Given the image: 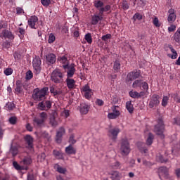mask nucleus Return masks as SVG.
Here are the masks:
<instances>
[{
	"mask_svg": "<svg viewBox=\"0 0 180 180\" xmlns=\"http://www.w3.org/2000/svg\"><path fill=\"white\" fill-rule=\"evenodd\" d=\"M110 10H111V6H110V4H107L105 6V8H99L98 14L92 15L91 20V24L92 25H98L99 21L103 20L104 12H108Z\"/></svg>",
	"mask_w": 180,
	"mask_h": 180,
	"instance_id": "f257e3e1",
	"label": "nucleus"
},
{
	"mask_svg": "<svg viewBox=\"0 0 180 180\" xmlns=\"http://www.w3.org/2000/svg\"><path fill=\"white\" fill-rule=\"evenodd\" d=\"M47 119H49V115L46 112H40L38 117H35L33 119L34 127H42V126H44V123Z\"/></svg>",
	"mask_w": 180,
	"mask_h": 180,
	"instance_id": "f03ea898",
	"label": "nucleus"
},
{
	"mask_svg": "<svg viewBox=\"0 0 180 180\" xmlns=\"http://www.w3.org/2000/svg\"><path fill=\"white\" fill-rule=\"evenodd\" d=\"M49 91V87H44L41 89H35L32 94V98L34 101H44L46 99V95H47V91Z\"/></svg>",
	"mask_w": 180,
	"mask_h": 180,
	"instance_id": "7ed1b4c3",
	"label": "nucleus"
},
{
	"mask_svg": "<svg viewBox=\"0 0 180 180\" xmlns=\"http://www.w3.org/2000/svg\"><path fill=\"white\" fill-rule=\"evenodd\" d=\"M131 151V148H130V143L129 142L127 138H123L121 141V146H120V154L123 157L129 155L130 152Z\"/></svg>",
	"mask_w": 180,
	"mask_h": 180,
	"instance_id": "20e7f679",
	"label": "nucleus"
},
{
	"mask_svg": "<svg viewBox=\"0 0 180 180\" xmlns=\"http://www.w3.org/2000/svg\"><path fill=\"white\" fill-rule=\"evenodd\" d=\"M165 130V122L164 120H162V117L158 118V124L155 126V133L157 135H159L161 139H165V135H164V132Z\"/></svg>",
	"mask_w": 180,
	"mask_h": 180,
	"instance_id": "39448f33",
	"label": "nucleus"
},
{
	"mask_svg": "<svg viewBox=\"0 0 180 180\" xmlns=\"http://www.w3.org/2000/svg\"><path fill=\"white\" fill-rule=\"evenodd\" d=\"M159 177L161 180H172L169 174V169L166 167H160L158 169Z\"/></svg>",
	"mask_w": 180,
	"mask_h": 180,
	"instance_id": "423d86ee",
	"label": "nucleus"
},
{
	"mask_svg": "<svg viewBox=\"0 0 180 180\" xmlns=\"http://www.w3.org/2000/svg\"><path fill=\"white\" fill-rule=\"evenodd\" d=\"M141 76V70L131 71L127 75L126 82L127 84H131L133 80L139 78Z\"/></svg>",
	"mask_w": 180,
	"mask_h": 180,
	"instance_id": "0eeeda50",
	"label": "nucleus"
},
{
	"mask_svg": "<svg viewBox=\"0 0 180 180\" xmlns=\"http://www.w3.org/2000/svg\"><path fill=\"white\" fill-rule=\"evenodd\" d=\"M51 81L55 82L56 84H58L61 82V79H63V73L58 69H56L53 70L51 75Z\"/></svg>",
	"mask_w": 180,
	"mask_h": 180,
	"instance_id": "6e6552de",
	"label": "nucleus"
},
{
	"mask_svg": "<svg viewBox=\"0 0 180 180\" xmlns=\"http://www.w3.org/2000/svg\"><path fill=\"white\" fill-rule=\"evenodd\" d=\"M160 96L158 94H153L149 101L148 106L150 108H154V107L158 106L160 104Z\"/></svg>",
	"mask_w": 180,
	"mask_h": 180,
	"instance_id": "1a4fd4ad",
	"label": "nucleus"
},
{
	"mask_svg": "<svg viewBox=\"0 0 180 180\" xmlns=\"http://www.w3.org/2000/svg\"><path fill=\"white\" fill-rule=\"evenodd\" d=\"M81 91L87 100H89L91 98L93 94L92 89H91L88 84L83 86L81 89Z\"/></svg>",
	"mask_w": 180,
	"mask_h": 180,
	"instance_id": "9d476101",
	"label": "nucleus"
},
{
	"mask_svg": "<svg viewBox=\"0 0 180 180\" xmlns=\"http://www.w3.org/2000/svg\"><path fill=\"white\" fill-rule=\"evenodd\" d=\"M28 26L31 29H37L39 27V18L37 16L33 15L28 19Z\"/></svg>",
	"mask_w": 180,
	"mask_h": 180,
	"instance_id": "9b49d317",
	"label": "nucleus"
},
{
	"mask_svg": "<svg viewBox=\"0 0 180 180\" xmlns=\"http://www.w3.org/2000/svg\"><path fill=\"white\" fill-rule=\"evenodd\" d=\"M1 39H8V40H13L15 39V35L12 32L8 30H3L2 32L0 33Z\"/></svg>",
	"mask_w": 180,
	"mask_h": 180,
	"instance_id": "f8f14e48",
	"label": "nucleus"
},
{
	"mask_svg": "<svg viewBox=\"0 0 180 180\" xmlns=\"http://www.w3.org/2000/svg\"><path fill=\"white\" fill-rule=\"evenodd\" d=\"M91 108V105L88 103H81L79 106V110L81 115H87L89 112V109Z\"/></svg>",
	"mask_w": 180,
	"mask_h": 180,
	"instance_id": "ddd939ff",
	"label": "nucleus"
},
{
	"mask_svg": "<svg viewBox=\"0 0 180 180\" xmlns=\"http://www.w3.org/2000/svg\"><path fill=\"white\" fill-rule=\"evenodd\" d=\"M32 65L34 67V70H35L37 72H40L41 70V60H40L39 57H36L35 58H34L32 61Z\"/></svg>",
	"mask_w": 180,
	"mask_h": 180,
	"instance_id": "4468645a",
	"label": "nucleus"
},
{
	"mask_svg": "<svg viewBox=\"0 0 180 180\" xmlns=\"http://www.w3.org/2000/svg\"><path fill=\"white\" fill-rule=\"evenodd\" d=\"M38 108L40 110H49L51 108V102L49 101L40 102L38 104Z\"/></svg>",
	"mask_w": 180,
	"mask_h": 180,
	"instance_id": "2eb2a0df",
	"label": "nucleus"
},
{
	"mask_svg": "<svg viewBox=\"0 0 180 180\" xmlns=\"http://www.w3.org/2000/svg\"><path fill=\"white\" fill-rule=\"evenodd\" d=\"M169 16L167 17V21L169 23L172 24L174 22L176 18V13L174 8H170L168 11Z\"/></svg>",
	"mask_w": 180,
	"mask_h": 180,
	"instance_id": "dca6fc26",
	"label": "nucleus"
},
{
	"mask_svg": "<svg viewBox=\"0 0 180 180\" xmlns=\"http://www.w3.org/2000/svg\"><path fill=\"white\" fill-rule=\"evenodd\" d=\"M120 132V130L119 128L110 129L108 131V136L111 137L113 141H115Z\"/></svg>",
	"mask_w": 180,
	"mask_h": 180,
	"instance_id": "f3484780",
	"label": "nucleus"
},
{
	"mask_svg": "<svg viewBox=\"0 0 180 180\" xmlns=\"http://www.w3.org/2000/svg\"><path fill=\"white\" fill-rule=\"evenodd\" d=\"M58 60L59 63H60L61 64H65L63 65V68H64V70H68V59L67 56H60L58 58Z\"/></svg>",
	"mask_w": 180,
	"mask_h": 180,
	"instance_id": "a211bd4d",
	"label": "nucleus"
},
{
	"mask_svg": "<svg viewBox=\"0 0 180 180\" xmlns=\"http://www.w3.org/2000/svg\"><path fill=\"white\" fill-rule=\"evenodd\" d=\"M112 111L111 113H108V119H117V117L120 116V112L119 110H117V107L115 106L114 108H112Z\"/></svg>",
	"mask_w": 180,
	"mask_h": 180,
	"instance_id": "6ab92c4d",
	"label": "nucleus"
},
{
	"mask_svg": "<svg viewBox=\"0 0 180 180\" xmlns=\"http://www.w3.org/2000/svg\"><path fill=\"white\" fill-rule=\"evenodd\" d=\"M76 71L75 65L72 63L68 66V78H72Z\"/></svg>",
	"mask_w": 180,
	"mask_h": 180,
	"instance_id": "aec40b11",
	"label": "nucleus"
},
{
	"mask_svg": "<svg viewBox=\"0 0 180 180\" xmlns=\"http://www.w3.org/2000/svg\"><path fill=\"white\" fill-rule=\"evenodd\" d=\"M56 60L57 57L54 53H49L46 56V61L47 63H49V64H54Z\"/></svg>",
	"mask_w": 180,
	"mask_h": 180,
	"instance_id": "412c9836",
	"label": "nucleus"
},
{
	"mask_svg": "<svg viewBox=\"0 0 180 180\" xmlns=\"http://www.w3.org/2000/svg\"><path fill=\"white\" fill-rule=\"evenodd\" d=\"M169 49L171 51V52L172 53V55L168 54L167 56L169 58H171L172 59H176V58H178V53L176 51V49H174L172 45H169Z\"/></svg>",
	"mask_w": 180,
	"mask_h": 180,
	"instance_id": "4be33fe9",
	"label": "nucleus"
},
{
	"mask_svg": "<svg viewBox=\"0 0 180 180\" xmlns=\"http://www.w3.org/2000/svg\"><path fill=\"white\" fill-rule=\"evenodd\" d=\"M138 146H139V149L140 150V151H141V153H144V154L148 153V150L146 148V143H144V142H139L138 143Z\"/></svg>",
	"mask_w": 180,
	"mask_h": 180,
	"instance_id": "5701e85b",
	"label": "nucleus"
},
{
	"mask_svg": "<svg viewBox=\"0 0 180 180\" xmlns=\"http://www.w3.org/2000/svg\"><path fill=\"white\" fill-rule=\"evenodd\" d=\"M25 140L27 144H28L29 148H33V137L30 135H27L25 136Z\"/></svg>",
	"mask_w": 180,
	"mask_h": 180,
	"instance_id": "b1692460",
	"label": "nucleus"
},
{
	"mask_svg": "<svg viewBox=\"0 0 180 180\" xmlns=\"http://www.w3.org/2000/svg\"><path fill=\"white\" fill-rule=\"evenodd\" d=\"M94 7L96 8V9H105V6H104V2L102 1V0H95L94 3Z\"/></svg>",
	"mask_w": 180,
	"mask_h": 180,
	"instance_id": "393cba45",
	"label": "nucleus"
},
{
	"mask_svg": "<svg viewBox=\"0 0 180 180\" xmlns=\"http://www.w3.org/2000/svg\"><path fill=\"white\" fill-rule=\"evenodd\" d=\"M111 177L110 179L112 180H120L122 178V174L119 173L117 171H114L111 174Z\"/></svg>",
	"mask_w": 180,
	"mask_h": 180,
	"instance_id": "a878e982",
	"label": "nucleus"
},
{
	"mask_svg": "<svg viewBox=\"0 0 180 180\" xmlns=\"http://www.w3.org/2000/svg\"><path fill=\"white\" fill-rule=\"evenodd\" d=\"M114 72H120L121 70V63L120 60H115L113 65Z\"/></svg>",
	"mask_w": 180,
	"mask_h": 180,
	"instance_id": "bb28decb",
	"label": "nucleus"
},
{
	"mask_svg": "<svg viewBox=\"0 0 180 180\" xmlns=\"http://www.w3.org/2000/svg\"><path fill=\"white\" fill-rule=\"evenodd\" d=\"M126 108H127V110H128V112L129 113H133L134 112V105L131 103V101H127Z\"/></svg>",
	"mask_w": 180,
	"mask_h": 180,
	"instance_id": "cd10ccee",
	"label": "nucleus"
},
{
	"mask_svg": "<svg viewBox=\"0 0 180 180\" xmlns=\"http://www.w3.org/2000/svg\"><path fill=\"white\" fill-rule=\"evenodd\" d=\"M53 155H55L56 158L58 160H64V155L61 151H58L56 150H53Z\"/></svg>",
	"mask_w": 180,
	"mask_h": 180,
	"instance_id": "c85d7f7f",
	"label": "nucleus"
},
{
	"mask_svg": "<svg viewBox=\"0 0 180 180\" xmlns=\"http://www.w3.org/2000/svg\"><path fill=\"white\" fill-rule=\"evenodd\" d=\"M32 163V158L30 156H27L22 159L21 161V164H23L24 165H30Z\"/></svg>",
	"mask_w": 180,
	"mask_h": 180,
	"instance_id": "c756f323",
	"label": "nucleus"
},
{
	"mask_svg": "<svg viewBox=\"0 0 180 180\" xmlns=\"http://www.w3.org/2000/svg\"><path fill=\"white\" fill-rule=\"evenodd\" d=\"M77 153L76 148L72 145L68 146V155H75Z\"/></svg>",
	"mask_w": 180,
	"mask_h": 180,
	"instance_id": "7c9ffc66",
	"label": "nucleus"
},
{
	"mask_svg": "<svg viewBox=\"0 0 180 180\" xmlns=\"http://www.w3.org/2000/svg\"><path fill=\"white\" fill-rule=\"evenodd\" d=\"M75 87H76V81H75L74 79H70V77H69V79H68L69 89H73Z\"/></svg>",
	"mask_w": 180,
	"mask_h": 180,
	"instance_id": "2f4dec72",
	"label": "nucleus"
},
{
	"mask_svg": "<svg viewBox=\"0 0 180 180\" xmlns=\"http://www.w3.org/2000/svg\"><path fill=\"white\" fill-rule=\"evenodd\" d=\"M53 167L60 174H65V172H67V169L60 167V165H58V164L55 165Z\"/></svg>",
	"mask_w": 180,
	"mask_h": 180,
	"instance_id": "473e14b6",
	"label": "nucleus"
},
{
	"mask_svg": "<svg viewBox=\"0 0 180 180\" xmlns=\"http://www.w3.org/2000/svg\"><path fill=\"white\" fill-rule=\"evenodd\" d=\"M71 32L73 33L74 37H79V28L78 27H73L71 28Z\"/></svg>",
	"mask_w": 180,
	"mask_h": 180,
	"instance_id": "72a5a7b5",
	"label": "nucleus"
},
{
	"mask_svg": "<svg viewBox=\"0 0 180 180\" xmlns=\"http://www.w3.org/2000/svg\"><path fill=\"white\" fill-rule=\"evenodd\" d=\"M174 41L177 43H180V28L177 29V31L174 34Z\"/></svg>",
	"mask_w": 180,
	"mask_h": 180,
	"instance_id": "f704fd0d",
	"label": "nucleus"
},
{
	"mask_svg": "<svg viewBox=\"0 0 180 180\" xmlns=\"http://www.w3.org/2000/svg\"><path fill=\"white\" fill-rule=\"evenodd\" d=\"M142 86V79H136L132 84L133 88L141 87Z\"/></svg>",
	"mask_w": 180,
	"mask_h": 180,
	"instance_id": "c9c22d12",
	"label": "nucleus"
},
{
	"mask_svg": "<svg viewBox=\"0 0 180 180\" xmlns=\"http://www.w3.org/2000/svg\"><path fill=\"white\" fill-rule=\"evenodd\" d=\"M153 139H154V135L152 134V133H149L148 137L146 141V144L148 146H151L153 142Z\"/></svg>",
	"mask_w": 180,
	"mask_h": 180,
	"instance_id": "e433bc0d",
	"label": "nucleus"
},
{
	"mask_svg": "<svg viewBox=\"0 0 180 180\" xmlns=\"http://www.w3.org/2000/svg\"><path fill=\"white\" fill-rule=\"evenodd\" d=\"M84 39L88 42L89 44H92L93 39L91 32H88L85 34Z\"/></svg>",
	"mask_w": 180,
	"mask_h": 180,
	"instance_id": "4c0bfd02",
	"label": "nucleus"
},
{
	"mask_svg": "<svg viewBox=\"0 0 180 180\" xmlns=\"http://www.w3.org/2000/svg\"><path fill=\"white\" fill-rule=\"evenodd\" d=\"M10 153L12 154L13 157H15V155H18V147L17 146H13L11 145V149H10Z\"/></svg>",
	"mask_w": 180,
	"mask_h": 180,
	"instance_id": "58836bf2",
	"label": "nucleus"
},
{
	"mask_svg": "<svg viewBox=\"0 0 180 180\" xmlns=\"http://www.w3.org/2000/svg\"><path fill=\"white\" fill-rule=\"evenodd\" d=\"M69 143H71V145H75V143H77V141L75 139V134L74 133L70 134L69 137Z\"/></svg>",
	"mask_w": 180,
	"mask_h": 180,
	"instance_id": "ea45409f",
	"label": "nucleus"
},
{
	"mask_svg": "<svg viewBox=\"0 0 180 180\" xmlns=\"http://www.w3.org/2000/svg\"><path fill=\"white\" fill-rule=\"evenodd\" d=\"M168 102H169V96H164L162 100V106L163 107L167 106Z\"/></svg>",
	"mask_w": 180,
	"mask_h": 180,
	"instance_id": "a19ab883",
	"label": "nucleus"
},
{
	"mask_svg": "<svg viewBox=\"0 0 180 180\" xmlns=\"http://www.w3.org/2000/svg\"><path fill=\"white\" fill-rule=\"evenodd\" d=\"M111 167L112 169H120L121 167V163L119 162V161H115V162L111 165Z\"/></svg>",
	"mask_w": 180,
	"mask_h": 180,
	"instance_id": "79ce46f5",
	"label": "nucleus"
},
{
	"mask_svg": "<svg viewBox=\"0 0 180 180\" xmlns=\"http://www.w3.org/2000/svg\"><path fill=\"white\" fill-rule=\"evenodd\" d=\"M141 86L143 90H145L146 92H148V91L149 89V86H148V84L147 83V82H142V80H141Z\"/></svg>",
	"mask_w": 180,
	"mask_h": 180,
	"instance_id": "37998d69",
	"label": "nucleus"
},
{
	"mask_svg": "<svg viewBox=\"0 0 180 180\" xmlns=\"http://www.w3.org/2000/svg\"><path fill=\"white\" fill-rule=\"evenodd\" d=\"M50 124H51V126H57L58 123L57 121H56V117H54V115H52L50 117Z\"/></svg>",
	"mask_w": 180,
	"mask_h": 180,
	"instance_id": "c03bdc74",
	"label": "nucleus"
},
{
	"mask_svg": "<svg viewBox=\"0 0 180 180\" xmlns=\"http://www.w3.org/2000/svg\"><path fill=\"white\" fill-rule=\"evenodd\" d=\"M111 38H112V34H104L103 37H101V39L103 41H108V40L111 39Z\"/></svg>",
	"mask_w": 180,
	"mask_h": 180,
	"instance_id": "a18cd8bd",
	"label": "nucleus"
},
{
	"mask_svg": "<svg viewBox=\"0 0 180 180\" xmlns=\"http://www.w3.org/2000/svg\"><path fill=\"white\" fill-rule=\"evenodd\" d=\"M64 134H65V129H64V128H60L56 133V135L60 137H63Z\"/></svg>",
	"mask_w": 180,
	"mask_h": 180,
	"instance_id": "49530a36",
	"label": "nucleus"
},
{
	"mask_svg": "<svg viewBox=\"0 0 180 180\" xmlns=\"http://www.w3.org/2000/svg\"><path fill=\"white\" fill-rule=\"evenodd\" d=\"M133 18L134 20H141V19H143V15L140 14V13H136V14L134 15Z\"/></svg>",
	"mask_w": 180,
	"mask_h": 180,
	"instance_id": "de8ad7c7",
	"label": "nucleus"
},
{
	"mask_svg": "<svg viewBox=\"0 0 180 180\" xmlns=\"http://www.w3.org/2000/svg\"><path fill=\"white\" fill-rule=\"evenodd\" d=\"M129 96L133 98H139V92L137 91H129Z\"/></svg>",
	"mask_w": 180,
	"mask_h": 180,
	"instance_id": "09e8293b",
	"label": "nucleus"
},
{
	"mask_svg": "<svg viewBox=\"0 0 180 180\" xmlns=\"http://www.w3.org/2000/svg\"><path fill=\"white\" fill-rule=\"evenodd\" d=\"M153 22L156 27H160L161 25V23L160 22L158 17L154 18Z\"/></svg>",
	"mask_w": 180,
	"mask_h": 180,
	"instance_id": "8fccbe9b",
	"label": "nucleus"
},
{
	"mask_svg": "<svg viewBox=\"0 0 180 180\" xmlns=\"http://www.w3.org/2000/svg\"><path fill=\"white\" fill-rule=\"evenodd\" d=\"M41 4L47 8L51 4V0H41Z\"/></svg>",
	"mask_w": 180,
	"mask_h": 180,
	"instance_id": "3c124183",
	"label": "nucleus"
},
{
	"mask_svg": "<svg viewBox=\"0 0 180 180\" xmlns=\"http://www.w3.org/2000/svg\"><path fill=\"white\" fill-rule=\"evenodd\" d=\"M13 164L14 168H15V169H17L18 171H22V169H23V167H21L20 165H19L18 162H13Z\"/></svg>",
	"mask_w": 180,
	"mask_h": 180,
	"instance_id": "603ef678",
	"label": "nucleus"
},
{
	"mask_svg": "<svg viewBox=\"0 0 180 180\" xmlns=\"http://www.w3.org/2000/svg\"><path fill=\"white\" fill-rule=\"evenodd\" d=\"M176 27L175 25H172V23L170 25V27H168V32L169 33H172V32L176 31Z\"/></svg>",
	"mask_w": 180,
	"mask_h": 180,
	"instance_id": "864d4df0",
	"label": "nucleus"
},
{
	"mask_svg": "<svg viewBox=\"0 0 180 180\" xmlns=\"http://www.w3.org/2000/svg\"><path fill=\"white\" fill-rule=\"evenodd\" d=\"M13 72V70H12V68H6L4 70V74L5 75H12V73Z\"/></svg>",
	"mask_w": 180,
	"mask_h": 180,
	"instance_id": "5fc2aeb1",
	"label": "nucleus"
},
{
	"mask_svg": "<svg viewBox=\"0 0 180 180\" xmlns=\"http://www.w3.org/2000/svg\"><path fill=\"white\" fill-rule=\"evenodd\" d=\"M18 32L20 34H19V37L20 39H23V36H25V30L23 28L19 27L18 28Z\"/></svg>",
	"mask_w": 180,
	"mask_h": 180,
	"instance_id": "6e6d98bb",
	"label": "nucleus"
},
{
	"mask_svg": "<svg viewBox=\"0 0 180 180\" xmlns=\"http://www.w3.org/2000/svg\"><path fill=\"white\" fill-rule=\"evenodd\" d=\"M143 165H145V167H151L153 165L152 162L147 160H143Z\"/></svg>",
	"mask_w": 180,
	"mask_h": 180,
	"instance_id": "4d7b16f0",
	"label": "nucleus"
},
{
	"mask_svg": "<svg viewBox=\"0 0 180 180\" xmlns=\"http://www.w3.org/2000/svg\"><path fill=\"white\" fill-rule=\"evenodd\" d=\"M55 41H56V37L54 36V34H50L49 38V43L50 44L54 43Z\"/></svg>",
	"mask_w": 180,
	"mask_h": 180,
	"instance_id": "13d9d810",
	"label": "nucleus"
},
{
	"mask_svg": "<svg viewBox=\"0 0 180 180\" xmlns=\"http://www.w3.org/2000/svg\"><path fill=\"white\" fill-rule=\"evenodd\" d=\"M15 91V92H18V94H20V92H22V84H17V86H16Z\"/></svg>",
	"mask_w": 180,
	"mask_h": 180,
	"instance_id": "bf43d9fd",
	"label": "nucleus"
},
{
	"mask_svg": "<svg viewBox=\"0 0 180 180\" xmlns=\"http://www.w3.org/2000/svg\"><path fill=\"white\" fill-rule=\"evenodd\" d=\"M32 78H33V72L30 70L26 73V79H32Z\"/></svg>",
	"mask_w": 180,
	"mask_h": 180,
	"instance_id": "052dcab7",
	"label": "nucleus"
},
{
	"mask_svg": "<svg viewBox=\"0 0 180 180\" xmlns=\"http://www.w3.org/2000/svg\"><path fill=\"white\" fill-rule=\"evenodd\" d=\"M8 24L4 21H0V30L1 29H6Z\"/></svg>",
	"mask_w": 180,
	"mask_h": 180,
	"instance_id": "680f3d73",
	"label": "nucleus"
},
{
	"mask_svg": "<svg viewBox=\"0 0 180 180\" xmlns=\"http://www.w3.org/2000/svg\"><path fill=\"white\" fill-rule=\"evenodd\" d=\"M173 124H177V126H180V117L174 118Z\"/></svg>",
	"mask_w": 180,
	"mask_h": 180,
	"instance_id": "e2e57ef3",
	"label": "nucleus"
},
{
	"mask_svg": "<svg viewBox=\"0 0 180 180\" xmlns=\"http://www.w3.org/2000/svg\"><path fill=\"white\" fill-rule=\"evenodd\" d=\"M17 119L15 117H11L9 118V122L11 124H16Z\"/></svg>",
	"mask_w": 180,
	"mask_h": 180,
	"instance_id": "0e129e2a",
	"label": "nucleus"
},
{
	"mask_svg": "<svg viewBox=\"0 0 180 180\" xmlns=\"http://www.w3.org/2000/svg\"><path fill=\"white\" fill-rule=\"evenodd\" d=\"M9 46H11V43H9L8 41H5L2 44V47L4 49H8Z\"/></svg>",
	"mask_w": 180,
	"mask_h": 180,
	"instance_id": "69168bd1",
	"label": "nucleus"
},
{
	"mask_svg": "<svg viewBox=\"0 0 180 180\" xmlns=\"http://www.w3.org/2000/svg\"><path fill=\"white\" fill-rule=\"evenodd\" d=\"M50 92L51 94H53L54 96L58 95L59 94V92L57 91V90H56V89H54L53 86L50 87Z\"/></svg>",
	"mask_w": 180,
	"mask_h": 180,
	"instance_id": "338daca9",
	"label": "nucleus"
},
{
	"mask_svg": "<svg viewBox=\"0 0 180 180\" xmlns=\"http://www.w3.org/2000/svg\"><path fill=\"white\" fill-rule=\"evenodd\" d=\"M173 98L176 103H180V96H179L178 94H174Z\"/></svg>",
	"mask_w": 180,
	"mask_h": 180,
	"instance_id": "774afa93",
	"label": "nucleus"
}]
</instances>
